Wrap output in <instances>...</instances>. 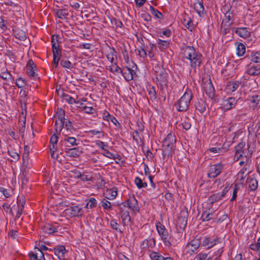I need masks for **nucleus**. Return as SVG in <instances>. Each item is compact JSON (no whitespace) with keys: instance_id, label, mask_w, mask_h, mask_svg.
<instances>
[{"instance_id":"nucleus-1","label":"nucleus","mask_w":260,"mask_h":260,"mask_svg":"<svg viewBox=\"0 0 260 260\" xmlns=\"http://www.w3.org/2000/svg\"><path fill=\"white\" fill-rule=\"evenodd\" d=\"M181 53L184 58L190 60L192 68H196L200 66L202 61V56L200 53L197 52L193 47L185 46L182 49Z\"/></svg>"},{"instance_id":"nucleus-2","label":"nucleus","mask_w":260,"mask_h":260,"mask_svg":"<svg viewBox=\"0 0 260 260\" xmlns=\"http://www.w3.org/2000/svg\"><path fill=\"white\" fill-rule=\"evenodd\" d=\"M254 150V148L250 147L249 144L245 148V143L242 142L239 143L235 147V158L239 159L242 157L244 159H246V165L249 163V157H250L252 152Z\"/></svg>"},{"instance_id":"nucleus-3","label":"nucleus","mask_w":260,"mask_h":260,"mask_svg":"<svg viewBox=\"0 0 260 260\" xmlns=\"http://www.w3.org/2000/svg\"><path fill=\"white\" fill-rule=\"evenodd\" d=\"M192 94L190 90H186L180 98L176 105V108L179 111H185L189 107Z\"/></svg>"},{"instance_id":"nucleus-4","label":"nucleus","mask_w":260,"mask_h":260,"mask_svg":"<svg viewBox=\"0 0 260 260\" xmlns=\"http://www.w3.org/2000/svg\"><path fill=\"white\" fill-rule=\"evenodd\" d=\"M156 226L157 231L165 246L170 247L172 245V242L171 240V237H170L168 232L165 226L160 222L157 223Z\"/></svg>"},{"instance_id":"nucleus-5","label":"nucleus","mask_w":260,"mask_h":260,"mask_svg":"<svg viewBox=\"0 0 260 260\" xmlns=\"http://www.w3.org/2000/svg\"><path fill=\"white\" fill-rule=\"evenodd\" d=\"M236 104L237 100L236 99L231 97L221 100L220 108L222 111H228L235 107Z\"/></svg>"},{"instance_id":"nucleus-6","label":"nucleus","mask_w":260,"mask_h":260,"mask_svg":"<svg viewBox=\"0 0 260 260\" xmlns=\"http://www.w3.org/2000/svg\"><path fill=\"white\" fill-rule=\"evenodd\" d=\"M223 169V166L221 164H217L210 166L208 176L209 178H214L219 175Z\"/></svg>"},{"instance_id":"nucleus-7","label":"nucleus","mask_w":260,"mask_h":260,"mask_svg":"<svg viewBox=\"0 0 260 260\" xmlns=\"http://www.w3.org/2000/svg\"><path fill=\"white\" fill-rule=\"evenodd\" d=\"M247 103L250 108L255 109L260 107V94H253L249 96Z\"/></svg>"},{"instance_id":"nucleus-8","label":"nucleus","mask_w":260,"mask_h":260,"mask_svg":"<svg viewBox=\"0 0 260 260\" xmlns=\"http://www.w3.org/2000/svg\"><path fill=\"white\" fill-rule=\"evenodd\" d=\"M65 213L72 217L77 216L82 214V209L79 205L71 206L65 210Z\"/></svg>"},{"instance_id":"nucleus-9","label":"nucleus","mask_w":260,"mask_h":260,"mask_svg":"<svg viewBox=\"0 0 260 260\" xmlns=\"http://www.w3.org/2000/svg\"><path fill=\"white\" fill-rule=\"evenodd\" d=\"M229 190V187L227 186L224 188L221 193H218L211 196L208 200L209 204H212L214 202L221 200L228 192Z\"/></svg>"},{"instance_id":"nucleus-10","label":"nucleus","mask_w":260,"mask_h":260,"mask_svg":"<svg viewBox=\"0 0 260 260\" xmlns=\"http://www.w3.org/2000/svg\"><path fill=\"white\" fill-rule=\"evenodd\" d=\"M54 253L60 260H64L67 257V250L63 245H58L54 248Z\"/></svg>"},{"instance_id":"nucleus-11","label":"nucleus","mask_w":260,"mask_h":260,"mask_svg":"<svg viewBox=\"0 0 260 260\" xmlns=\"http://www.w3.org/2000/svg\"><path fill=\"white\" fill-rule=\"evenodd\" d=\"M36 71V68L34 61L31 59L29 60L26 64L27 74L30 78H35L37 77Z\"/></svg>"},{"instance_id":"nucleus-12","label":"nucleus","mask_w":260,"mask_h":260,"mask_svg":"<svg viewBox=\"0 0 260 260\" xmlns=\"http://www.w3.org/2000/svg\"><path fill=\"white\" fill-rule=\"evenodd\" d=\"M235 32L240 37L243 39H247L250 36V31L247 27L236 28Z\"/></svg>"},{"instance_id":"nucleus-13","label":"nucleus","mask_w":260,"mask_h":260,"mask_svg":"<svg viewBox=\"0 0 260 260\" xmlns=\"http://www.w3.org/2000/svg\"><path fill=\"white\" fill-rule=\"evenodd\" d=\"M203 88L209 98H213L214 95V88L211 81H208L207 82L204 83Z\"/></svg>"},{"instance_id":"nucleus-14","label":"nucleus","mask_w":260,"mask_h":260,"mask_svg":"<svg viewBox=\"0 0 260 260\" xmlns=\"http://www.w3.org/2000/svg\"><path fill=\"white\" fill-rule=\"evenodd\" d=\"M175 136L170 134L166 137L162 142V147H175Z\"/></svg>"},{"instance_id":"nucleus-15","label":"nucleus","mask_w":260,"mask_h":260,"mask_svg":"<svg viewBox=\"0 0 260 260\" xmlns=\"http://www.w3.org/2000/svg\"><path fill=\"white\" fill-rule=\"evenodd\" d=\"M30 260H45L44 254L39 248H35L34 251L31 252Z\"/></svg>"},{"instance_id":"nucleus-16","label":"nucleus","mask_w":260,"mask_h":260,"mask_svg":"<svg viewBox=\"0 0 260 260\" xmlns=\"http://www.w3.org/2000/svg\"><path fill=\"white\" fill-rule=\"evenodd\" d=\"M240 85V82L237 81H231L228 82L225 91L227 93H230L236 91Z\"/></svg>"},{"instance_id":"nucleus-17","label":"nucleus","mask_w":260,"mask_h":260,"mask_svg":"<svg viewBox=\"0 0 260 260\" xmlns=\"http://www.w3.org/2000/svg\"><path fill=\"white\" fill-rule=\"evenodd\" d=\"M220 242V239L219 238L212 239L208 237H205L203 241V245L207 247L208 248H210L214 246L217 243Z\"/></svg>"},{"instance_id":"nucleus-18","label":"nucleus","mask_w":260,"mask_h":260,"mask_svg":"<svg viewBox=\"0 0 260 260\" xmlns=\"http://www.w3.org/2000/svg\"><path fill=\"white\" fill-rule=\"evenodd\" d=\"M126 204L128 208L131 209L134 212L139 211V206L137 200L135 197L129 199L126 201Z\"/></svg>"},{"instance_id":"nucleus-19","label":"nucleus","mask_w":260,"mask_h":260,"mask_svg":"<svg viewBox=\"0 0 260 260\" xmlns=\"http://www.w3.org/2000/svg\"><path fill=\"white\" fill-rule=\"evenodd\" d=\"M42 230L46 234H51L57 232V226L50 223H47L44 225Z\"/></svg>"},{"instance_id":"nucleus-20","label":"nucleus","mask_w":260,"mask_h":260,"mask_svg":"<svg viewBox=\"0 0 260 260\" xmlns=\"http://www.w3.org/2000/svg\"><path fill=\"white\" fill-rule=\"evenodd\" d=\"M105 197L109 200H113L117 196L116 188L107 189L104 193Z\"/></svg>"},{"instance_id":"nucleus-21","label":"nucleus","mask_w":260,"mask_h":260,"mask_svg":"<svg viewBox=\"0 0 260 260\" xmlns=\"http://www.w3.org/2000/svg\"><path fill=\"white\" fill-rule=\"evenodd\" d=\"M66 155L71 157H77L79 156L82 153L79 148H73L69 149L66 151Z\"/></svg>"},{"instance_id":"nucleus-22","label":"nucleus","mask_w":260,"mask_h":260,"mask_svg":"<svg viewBox=\"0 0 260 260\" xmlns=\"http://www.w3.org/2000/svg\"><path fill=\"white\" fill-rule=\"evenodd\" d=\"M193 8L196 12L201 16L204 13V7L202 3L196 1L193 3Z\"/></svg>"},{"instance_id":"nucleus-23","label":"nucleus","mask_w":260,"mask_h":260,"mask_svg":"<svg viewBox=\"0 0 260 260\" xmlns=\"http://www.w3.org/2000/svg\"><path fill=\"white\" fill-rule=\"evenodd\" d=\"M133 71L131 69L126 68L122 70V72L120 73L126 80L130 81L133 78Z\"/></svg>"},{"instance_id":"nucleus-24","label":"nucleus","mask_w":260,"mask_h":260,"mask_svg":"<svg viewBox=\"0 0 260 260\" xmlns=\"http://www.w3.org/2000/svg\"><path fill=\"white\" fill-rule=\"evenodd\" d=\"M247 73L250 75H257L260 74V65L257 64L254 66L250 64L249 68L247 70Z\"/></svg>"},{"instance_id":"nucleus-25","label":"nucleus","mask_w":260,"mask_h":260,"mask_svg":"<svg viewBox=\"0 0 260 260\" xmlns=\"http://www.w3.org/2000/svg\"><path fill=\"white\" fill-rule=\"evenodd\" d=\"M140 246L142 249L152 248L155 246V241L153 239H145Z\"/></svg>"},{"instance_id":"nucleus-26","label":"nucleus","mask_w":260,"mask_h":260,"mask_svg":"<svg viewBox=\"0 0 260 260\" xmlns=\"http://www.w3.org/2000/svg\"><path fill=\"white\" fill-rule=\"evenodd\" d=\"M107 58L111 63L114 62V60L117 58V52L113 48H109L107 51Z\"/></svg>"},{"instance_id":"nucleus-27","label":"nucleus","mask_w":260,"mask_h":260,"mask_svg":"<svg viewBox=\"0 0 260 260\" xmlns=\"http://www.w3.org/2000/svg\"><path fill=\"white\" fill-rule=\"evenodd\" d=\"M64 141L70 144L69 146H77L79 144V141L73 137H69L64 135Z\"/></svg>"},{"instance_id":"nucleus-28","label":"nucleus","mask_w":260,"mask_h":260,"mask_svg":"<svg viewBox=\"0 0 260 260\" xmlns=\"http://www.w3.org/2000/svg\"><path fill=\"white\" fill-rule=\"evenodd\" d=\"M248 188L250 190H255L258 186V182L256 179L253 178H250L247 180Z\"/></svg>"},{"instance_id":"nucleus-29","label":"nucleus","mask_w":260,"mask_h":260,"mask_svg":"<svg viewBox=\"0 0 260 260\" xmlns=\"http://www.w3.org/2000/svg\"><path fill=\"white\" fill-rule=\"evenodd\" d=\"M236 51H237V54L239 56H241L243 55L246 51V48L245 45L240 43H237L236 44Z\"/></svg>"},{"instance_id":"nucleus-30","label":"nucleus","mask_w":260,"mask_h":260,"mask_svg":"<svg viewBox=\"0 0 260 260\" xmlns=\"http://www.w3.org/2000/svg\"><path fill=\"white\" fill-rule=\"evenodd\" d=\"M200 243L198 239L192 240L188 245L187 247L192 251L197 250L200 246Z\"/></svg>"},{"instance_id":"nucleus-31","label":"nucleus","mask_w":260,"mask_h":260,"mask_svg":"<svg viewBox=\"0 0 260 260\" xmlns=\"http://www.w3.org/2000/svg\"><path fill=\"white\" fill-rule=\"evenodd\" d=\"M65 121H62L61 120H55V131L56 134H59L62 129L63 126L64 125V123Z\"/></svg>"},{"instance_id":"nucleus-32","label":"nucleus","mask_w":260,"mask_h":260,"mask_svg":"<svg viewBox=\"0 0 260 260\" xmlns=\"http://www.w3.org/2000/svg\"><path fill=\"white\" fill-rule=\"evenodd\" d=\"M135 183L139 189L146 187L147 186V183L143 181V180L139 177L135 178Z\"/></svg>"},{"instance_id":"nucleus-33","label":"nucleus","mask_w":260,"mask_h":260,"mask_svg":"<svg viewBox=\"0 0 260 260\" xmlns=\"http://www.w3.org/2000/svg\"><path fill=\"white\" fill-rule=\"evenodd\" d=\"M156 79L160 84H164L166 81V75L164 70H161L160 73L156 74Z\"/></svg>"},{"instance_id":"nucleus-34","label":"nucleus","mask_w":260,"mask_h":260,"mask_svg":"<svg viewBox=\"0 0 260 260\" xmlns=\"http://www.w3.org/2000/svg\"><path fill=\"white\" fill-rule=\"evenodd\" d=\"M196 109L200 113H204L206 110V104L204 101H200L196 105Z\"/></svg>"},{"instance_id":"nucleus-35","label":"nucleus","mask_w":260,"mask_h":260,"mask_svg":"<svg viewBox=\"0 0 260 260\" xmlns=\"http://www.w3.org/2000/svg\"><path fill=\"white\" fill-rule=\"evenodd\" d=\"M183 24L184 26L188 29L190 31H192L193 26L192 21L190 20L189 18H184L182 21Z\"/></svg>"},{"instance_id":"nucleus-36","label":"nucleus","mask_w":260,"mask_h":260,"mask_svg":"<svg viewBox=\"0 0 260 260\" xmlns=\"http://www.w3.org/2000/svg\"><path fill=\"white\" fill-rule=\"evenodd\" d=\"M64 110L63 109H62L61 108L58 109L56 111V114L55 115V120L57 119L58 120H61L62 121H65V118H64Z\"/></svg>"},{"instance_id":"nucleus-37","label":"nucleus","mask_w":260,"mask_h":260,"mask_svg":"<svg viewBox=\"0 0 260 260\" xmlns=\"http://www.w3.org/2000/svg\"><path fill=\"white\" fill-rule=\"evenodd\" d=\"M213 217V214L207 211L204 212L201 217L203 221H208L211 220Z\"/></svg>"},{"instance_id":"nucleus-38","label":"nucleus","mask_w":260,"mask_h":260,"mask_svg":"<svg viewBox=\"0 0 260 260\" xmlns=\"http://www.w3.org/2000/svg\"><path fill=\"white\" fill-rule=\"evenodd\" d=\"M251 61L255 63H260V53L258 52L252 53L249 56Z\"/></svg>"},{"instance_id":"nucleus-39","label":"nucleus","mask_w":260,"mask_h":260,"mask_svg":"<svg viewBox=\"0 0 260 260\" xmlns=\"http://www.w3.org/2000/svg\"><path fill=\"white\" fill-rule=\"evenodd\" d=\"M109 70L115 74L119 73L122 72V69H121L116 63L113 62L111 63V65L109 67Z\"/></svg>"},{"instance_id":"nucleus-40","label":"nucleus","mask_w":260,"mask_h":260,"mask_svg":"<svg viewBox=\"0 0 260 260\" xmlns=\"http://www.w3.org/2000/svg\"><path fill=\"white\" fill-rule=\"evenodd\" d=\"M175 147H163L162 154L164 156H169L173 154Z\"/></svg>"},{"instance_id":"nucleus-41","label":"nucleus","mask_w":260,"mask_h":260,"mask_svg":"<svg viewBox=\"0 0 260 260\" xmlns=\"http://www.w3.org/2000/svg\"><path fill=\"white\" fill-rule=\"evenodd\" d=\"M151 260H164V257L159 253L156 252H151L149 254Z\"/></svg>"},{"instance_id":"nucleus-42","label":"nucleus","mask_w":260,"mask_h":260,"mask_svg":"<svg viewBox=\"0 0 260 260\" xmlns=\"http://www.w3.org/2000/svg\"><path fill=\"white\" fill-rule=\"evenodd\" d=\"M157 41L158 43V46L159 48L161 49H165L169 47V43L167 41L158 39Z\"/></svg>"},{"instance_id":"nucleus-43","label":"nucleus","mask_w":260,"mask_h":260,"mask_svg":"<svg viewBox=\"0 0 260 260\" xmlns=\"http://www.w3.org/2000/svg\"><path fill=\"white\" fill-rule=\"evenodd\" d=\"M231 25L230 23L226 24V23L222 22L221 24V31L223 34H226L230 32V27Z\"/></svg>"},{"instance_id":"nucleus-44","label":"nucleus","mask_w":260,"mask_h":260,"mask_svg":"<svg viewBox=\"0 0 260 260\" xmlns=\"http://www.w3.org/2000/svg\"><path fill=\"white\" fill-rule=\"evenodd\" d=\"M97 205L96 200L93 198H90L88 200L86 204V207L87 208H92L95 207Z\"/></svg>"},{"instance_id":"nucleus-45","label":"nucleus","mask_w":260,"mask_h":260,"mask_svg":"<svg viewBox=\"0 0 260 260\" xmlns=\"http://www.w3.org/2000/svg\"><path fill=\"white\" fill-rule=\"evenodd\" d=\"M26 82L24 79L18 78L16 80L15 84L18 88L23 87L26 85Z\"/></svg>"},{"instance_id":"nucleus-46","label":"nucleus","mask_w":260,"mask_h":260,"mask_svg":"<svg viewBox=\"0 0 260 260\" xmlns=\"http://www.w3.org/2000/svg\"><path fill=\"white\" fill-rule=\"evenodd\" d=\"M150 11L152 15L154 16L156 18L160 19L162 17V14L152 6H150Z\"/></svg>"},{"instance_id":"nucleus-47","label":"nucleus","mask_w":260,"mask_h":260,"mask_svg":"<svg viewBox=\"0 0 260 260\" xmlns=\"http://www.w3.org/2000/svg\"><path fill=\"white\" fill-rule=\"evenodd\" d=\"M58 46L57 43L52 42V47L53 51V57H59Z\"/></svg>"},{"instance_id":"nucleus-48","label":"nucleus","mask_w":260,"mask_h":260,"mask_svg":"<svg viewBox=\"0 0 260 260\" xmlns=\"http://www.w3.org/2000/svg\"><path fill=\"white\" fill-rule=\"evenodd\" d=\"M197 258L198 260H212V258L210 256H209L206 253H199Z\"/></svg>"},{"instance_id":"nucleus-49","label":"nucleus","mask_w":260,"mask_h":260,"mask_svg":"<svg viewBox=\"0 0 260 260\" xmlns=\"http://www.w3.org/2000/svg\"><path fill=\"white\" fill-rule=\"evenodd\" d=\"M8 153L9 154V155L11 157H12L15 160H18V159L19 158V155L18 153L17 152H16L15 150H14L13 149L9 150L8 151Z\"/></svg>"},{"instance_id":"nucleus-50","label":"nucleus","mask_w":260,"mask_h":260,"mask_svg":"<svg viewBox=\"0 0 260 260\" xmlns=\"http://www.w3.org/2000/svg\"><path fill=\"white\" fill-rule=\"evenodd\" d=\"M101 205L105 209L109 210L111 208V203L108 201L106 199H103L101 201Z\"/></svg>"},{"instance_id":"nucleus-51","label":"nucleus","mask_w":260,"mask_h":260,"mask_svg":"<svg viewBox=\"0 0 260 260\" xmlns=\"http://www.w3.org/2000/svg\"><path fill=\"white\" fill-rule=\"evenodd\" d=\"M148 94L150 96V98L152 99H154L155 98L156 92L154 90V88L153 86H149L147 88Z\"/></svg>"},{"instance_id":"nucleus-52","label":"nucleus","mask_w":260,"mask_h":260,"mask_svg":"<svg viewBox=\"0 0 260 260\" xmlns=\"http://www.w3.org/2000/svg\"><path fill=\"white\" fill-rule=\"evenodd\" d=\"M22 159L24 164L28 159V148L27 146L24 147Z\"/></svg>"},{"instance_id":"nucleus-53","label":"nucleus","mask_w":260,"mask_h":260,"mask_svg":"<svg viewBox=\"0 0 260 260\" xmlns=\"http://www.w3.org/2000/svg\"><path fill=\"white\" fill-rule=\"evenodd\" d=\"M95 144L99 148H101L102 149H103L104 150H106V148L108 146V145L106 143H105V142H103L102 141H101L100 140L95 141Z\"/></svg>"},{"instance_id":"nucleus-54","label":"nucleus","mask_w":260,"mask_h":260,"mask_svg":"<svg viewBox=\"0 0 260 260\" xmlns=\"http://www.w3.org/2000/svg\"><path fill=\"white\" fill-rule=\"evenodd\" d=\"M0 77L5 80H9L11 78V75L8 72H2Z\"/></svg>"},{"instance_id":"nucleus-55","label":"nucleus","mask_w":260,"mask_h":260,"mask_svg":"<svg viewBox=\"0 0 260 260\" xmlns=\"http://www.w3.org/2000/svg\"><path fill=\"white\" fill-rule=\"evenodd\" d=\"M250 248L253 250H260V237L257 239V242L256 244H251Z\"/></svg>"},{"instance_id":"nucleus-56","label":"nucleus","mask_w":260,"mask_h":260,"mask_svg":"<svg viewBox=\"0 0 260 260\" xmlns=\"http://www.w3.org/2000/svg\"><path fill=\"white\" fill-rule=\"evenodd\" d=\"M71 64V62L69 60H62L60 61V65L63 68L69 69L70 68Z\"/></svg>"},{"instance_id":"nucleus-57","label":"nucleus","mask_w":260,"mask_h":260,"mask_svg":"<svg viewBox=\"0 0 260 260\" xmlns=\"http://www.w3.org/2000/svg\"><path fill=\"white\" fill-rule=\"evenodd\" d=\"M238 189H239L238 186L237 185H235L234 186V188L233 189V195H232V197L231 199V201H233L236 200V199L237 198V191H238Z\"/></svg>"},{"instance_id":"nucleus-58","label":"nucleus","mask_w":260,"mask_h":260,"mask_svg":"<svg viewBox=\"0 0 260 260\" xmlns=\"http://www.w3.org/2000/svg\"><path fill=\"white\" fill-rule=\"evenodd\" d=\"M82 109L84 110L85 112L88 114H91L93 113L94 109L92 107L89 106H83Z\"/></svg>"},{"instance_id":"nucleus-59","label":"nucleus","mask_w":260,"mask_h":260,"mask_svg":"<svg viewBox=\"0 0 260 260\" xmlns=\"http://www.w3.org/2000/svg\"><path fill=\"white\" fill-rule=\"evenodd\" d=\"M222 150V149L218 147H212L208 150L209 151L215 154L220 153Z\"/></svg>"},{"instance_id":"nucleus-60","label":"nucleus","mask_w":260,"mask_h":260,"mask_svg":"<svg viewBox=\"0 0 260 260\" xmlns=\"http://www.w3.org/2000/svg\"><path fill=\"white\" fill-rule=\"evenodd\" d=\"M122 218H123V220L125 223H128L130 222L131 218L129 214L127 212L124 213L122 216Z\"/></svg>"},{"instance_id":"nucleus-61","label":"nucleus","mask_w":260,"mask_h":260,"mask_svg":"<svg viewBox=\"0 0 260 260\" xmlns=\"http://www.w3.org/2000/svg\"><path fill=\"white\" fill-rule=\"evenodd\" d=\"M138 52L140 57L144 58L147 56L146 51L142 48L138 49Z\"/></svg>"},{"instance_id":"nucleus-62","label":"nucleus","mask_w":260,"mask_h":260,"mask_svg":"<svg viewBox=\"0 0 260 260\" xmlns=\"http://www.w3.org/2000/svg\"><path fill=\"white\" fill-rule=\"evenodd\" d=\"M222 22L226 23V24L230 23V25H232V23L231 22V16L230 14L226 13L225 14V18L223 19Z\"/></svg>"},{"instance_id":"nucleus-63","label":"nucleus","mask_w":260,"mask_h":260,"mask_svg":"<svg viewBox=\"0 0 260 260\" xmlns=\"http://www.w3.org/2000/svg\"><path fill=\"white\" fill-rule=\"evenodd\" d=\"M64 100L70 104H73L75 102V100L69 95L66 96L64 98Z\"/></svg>"},{"instance_id":"nucleus-64","label":"nucleus","mask_w":260,"mask_h":260,"mask_svg":"<svg viewBox=\"0 0 260 260\" xmlns=\"http://www.w3.org/2000/svg\"><path fill=\"white\" fill-rule=\"evenodd\" d=\"M58 142V138L56 135H53L51 136L50 138V144L53 145H56Z\"/></svg>"}]
</instances>
